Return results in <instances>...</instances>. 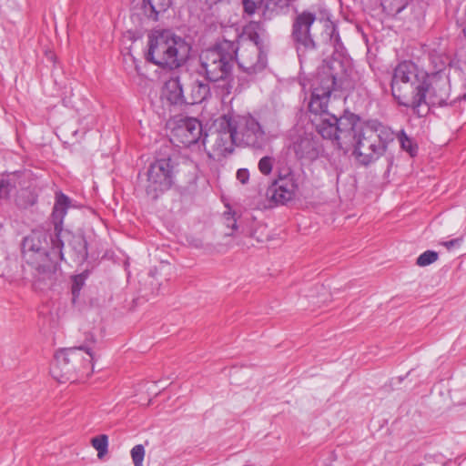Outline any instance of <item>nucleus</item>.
Listing matches in <instances>:
<instances>
[{
	"instance_id": "1",
	"label": "nucleus",
	"mask_w": 466,
	"mask_h": 466,
	"mask_svg": "<svg viewBox=\"0 0 466 466\" xmlns=\"http://www.w3.org/2000/svg\"><path fill=\"white\" fill-rule=\"evenodd\" d=\"M335 65L323 67L311 85V97L309 108L315 117L311 120L318 133L325 139H329L344 152L351 150V156L357 164L370 166L379 160L393 142V131L381 123L372 120L362 122L354 115L339 118L328 111L329 96L336 83Z\"/></svg>"
},
{
	"instance_id": "2",
	"label": "nucleus",
	"mask_w": 466,
	"mask_h": 466,
	"mask_svg": "<svg viewBox=\"0 0 466 466\" xmlns=\"http://www.w3.org/2000/svg\"><path fill=\"white\" fill-rule=\"evenodd\" d=\"M437 79L443 84L447 82L446 78H441L438 74H427L412 62H402L393 72L392 95L400 105L411 107L420 114V107L426 105L427 94L431 89L437 96L436 87L433 86Z\"/></svg>"
},
{
	"instance_id": "3",
	"label": "nucleus",
	"mask_w": 466,
	"mask_h": 466,
	"mask_svg": "<svg viewBox=\"0 0 466 466\" xmlns=\"http://www.w3.org/2000/svg\"><path fill=\"white\" fill-rule=\"evenodd\" d=\"M191 46L169 30H155L147 36V59L163 68H177L189 57Z\"/></svg>"
},
{
	"instance_id": "4",
	"label": "nucleus",
	"mask_w": 466,
	"mask_h": 466,
	"mask_svg": "<svg viewBox=\"0 0 466 466\" xmlns=\"http://www.w3.org/2000/svg\"><path fill=\"white\" fill-rule=\"evenodd\" d=\"M93 372V354L86 347L58 350L50 369L51 376L60 383L88 377Z\"/></svg>"
},
{
	"instance_id": "5",
	"label": "nucleus",
	"mask_w": 466,
	"mask_h": 466,
	"mask_svg": "<svg viewBox=\"0 0 466 466\" xmlns=\"http://www.w3.org/2000/svg\"><path fill=\"white\" fill-rule=\"evenodd\" d=\"M236 54L234 41L223 40L215 47L203 51L200 63L210 81L228 79L230 76Z\"/></svg>"
},
{
	"instance_id": "6",
	"label": "nucleus",
	"mask_w": 466,
	"mask_h": 466,
	"mask_svg": "<svg viewBox=\"0 0 466 466\" xmlns=\"http://www.w3.org/2000/svg\"><path fill=\"white\" fill-rule=\"evenodd\" d=\"M230 124V116H223L218 122V127L207 134L203 140L205 150L209 158L220 160L233 151L236 145V135Z\"/></svg>"
},
{
	"instance_id": "7",
	"label": "nucleus",
	"mask_w": 466,
	"mask_h": 466,
	"mask_svg": "<svg viewBox=\"0 0 466 466\" xmlns=\"http://www.w3.org/2000/svg\"><path fill=\"white\" fill-rule=\"evenodd\" d=\"M315 21L322 24L325 30L330 35L335 30L334 24L329 19V15L326 10H320L318 15L309 11L298 15L293 24V36L299 44L307 49L314 47L309 30Z\"/></svg>"
},
{
	"instance_id": "8",
	"label": "nucleus",
	"mask_w": 466,
	"mask_h": 466,
	"mask_svg": "<svg viewBox=\"0 0 466 466\" xmlns=\"http://www.w3.org/2000/svg\"><path fill=\"white\" fill-rule=\"evenodd\" d=\"M46 236L43 232L34 231L23 242V255L25 260L39 270H49L54 263L46 250Z\"/></svg>"
},
{
	"instance_id": "9",
	"label": "nucleus",
	"mask_w": 466,
	"mask_h": 466,
	"mask_svg": "<svg viewBox=\"0 0 466 466\" xmlns=\"http://www.w3.org/2000/svg\"><path fill=\"white\" fill-rule=\"evenodd\" d=\"M174 165L171 158H162L150 165L146 191L152 198L168 189L173 182Z\"/></svg>"
},
{
	"instance_id": "10",
	"label": "nucleus",
	"mask_w": 466,
	"mask_h": 466,
	"mask_svg": "<svg viewBox=\"0 0 466 466\" xmlns=\"http://www.w3.org/2000/svg\"><path fill=\"white\" fill-rule=\"evenodd\" d=\"M278 178L268 187L266 196L275 204H285L295 197L298 182L290 167H281Z\"/></svg>"
},
{
	"instance_id": "11",
	"label": "nucleus",
	"mask_w": 466,
	"mask_h": 466,
	"mask_svg": "<svg viewBox=\"0 0 466 466\" xmlns=\"http://www.w3.org/2000/svg\"><path fill=\"white\" fill-rule=\"evenodd\" d=\"M238 64L248 74L261 72L267 66V56L257 42L247 41L236 46L235 56Z\"/></svg>"
},
{
	"instance_id": "12",
	"label": "nucleus",
	"mask_w": 466,
	"mask_h": 466,
	"mask_svg": "<svg viewBox=\"0 0 466 466\" xmlns=\"http://www.w3.org/2000/svg\"><path fill=\"white\" fill-rule=\"evenodd\" d=\"M236 135V145L258 146L263 141L264 132L252 116L230 117Z\"/></svg>"
},
{
	"instance_id": "13",
	"label": "nucleus",
	"mask_w": 466,
	"mask_h": 466,
	"mask_svg": "<svg viewBox=\"0 0 466 466\" xmlns=\"http://www.w3.org/2000/svg\"><path fill=\"white\" fill-rule=\"evenodd\" d=\"M181 83L183 84L185 104L201 103L209 94L208 85L188 72L181 73Z\"/></svg>"
},
{
	"instance_id": "14",
	"label": "nucleus",
	"mask_w": 466,
	"mask_h": 466,
	"mask_svg": "<svg viewBox=\"0 0 466 466\" xmlns=\"http://www.w3.org/2000/svg\"><path fill=\"white\" fill-rule=\"evenodd\" d=\"M202 135V126L196 118H186L179 121L173 130L177 142L188 147L198 141Z\"/></svg>"
},
{
	"instance_id": "15",
	"label": "nucleus",
	"mask_w": 466,
	"mask_h": 466,
	"mask_svg": "<svg viewBox=\"0 0 466 466\" xmlns=\"http://www.w3.org/2000/svg\"><path fill=\"white\" fill-rule=\"evenodd\" d=\"M293 150L299 159L311 162L319 157L320 147L311 134L305 133L294 141Z\"/></svg>"
},
{
	"instance_id": "16",
	"label": "nucleus",
	"mask_w": 466,
	"mask_h": 466,
	"mask_svg": "<svg viewBox=\"0 0 466 466\" xmlns=\"http://www.w3.org/2000/svg\"><path fill=\"white\" fill-rule=\"evenodd\" d=\"M181 73L174 74L164 82L161 89V98L170 105L182 106L185 104Z\"/></svg>"
},
{
	"instance_id": "17",
	"label": "nucleus",
	"mask_w": 466,
	"mask_h": 466,
	"mask_svg": "<svg viewBox=\"0 0 466 466\" xmlns=\"http://www.w3.org/2000/svg\"><path fill=\"white\" fill-rule=\"evenodd\" d=\"M68 207L69 198L64 194H57L52 214L56 231H60V226L62 225Z\"/></svg>"
},
{
	"instance_id": "18",
	"label": "nucleus",
	"mask_w": 466,
	"mask_h": 466,
	"mask_svg": "<svg viewBox=\"0 0 466 466\" xmlns=\"http://www.w3.org/2000/svg\"><path fill=\"white\" fill-rule=\"evenodd\" d=\"M172 0H144L145 7L149 6L154 19H157V15L166 12L171 5Z\"/></svg>"
},
{
	"instance_id": "19",
	"label": "nucleus",
	"mask_w": 466,
	"mask_h": 466,
	"mask_svg": "<svg viewBox=\"0 0 466 466\" xmlns=\"http://www.w3.org/2000/svg\"><path fill=\"white\" fill-rule=\"evenodd\" d=\"M398 139L401 148L408 152L410 157H414L417 154L418 147L413 140L409 137L406 133L402 130L398 134Z\"/></svg>"
},
{
	"instance_id": "20",
	"label": "nucleus",
	"mask_w": 466,
	"mask_h": 466,
	"mask_svg": "<svg viewBox=\"0 0 466 466\" xmlns=\"http://www.w3.org/2000/svg\"><path fill=\"white\" fill-rule=\"evenodd\" d=\"M91 444L94 449L97 451L98 458H103L107 453L108 438L106 435L102 434L91 440Z\"/></svg>"
},
{
	"instance_id": "21",
	"label": "nucleus",
	"mask_w": 466,
	"mask_h": 466,
	"mask_svg": "<svg viewBox=\"0 0 466 466\" xmlns=\"http://www.w3.org/2000/svg\"><path fill=\"white\" fill-rule=\"evenodd\" d=\"M439 254L436 251L427 250L420 254L416 260L419 267L429 266L438 260Z\"/></svg>"
},
{
	"instance_id": "22",
	"label": "nucleus",
	"mask_w": 466,
	"mask_h": 466,
	"mask_svg": "<svg viewBox=\"0 0 466 466\" xmlns=\"http://www.w3.org/2000/svg\"><path fill=\"white\" fill-rule=\"evenodd\" d=\"M130 454L134 466H143L146 451L142 444L135 445L132 448Z\"/></svg>"
},
{
	"instance_id": "23",
	"label": "nucleus",
	"mask_w": 466,
	"mask_h": 466,
	"mask_svg": "<svg viewBox=\"0 0 466 466\" xmlns=\"http://www.w3.org/2000/svg\"><path fill=\"white\" fill-rule=\"evenodd\" d=\"M86 280V276L83 274L76 275L73 278L72 282V293L74 299L78 296L81 289L83 288Z\"/></svg>"
},
{
	"instance_id": "24",
	"label": "nucleus",
	"mask_w": 466,
	"mask_h": 466,
	"mask_svg": "<svg viewBox=\"0 0 466 466\" xmlns=\"http://www.w3.org/2000/svg\"><path fill=\"white\" fill-rule=\"evenodd\" d=\"M273 168V159L270 157H263L258 162V169L263 175H269Z\"/></svg>"
},
{
	"instance_id": "25",
	"label": "nucleus",
	"mask_w": 466,
	"mask_h": 466,
	"mask_svg": "<svg viewBox=\"0 0 466 466\" xmlns=\"http://www.w3.org/2000/svg\"><path fill=\"white\" fill-rule=\"evenodd\" d=\"M263 0H243L244 10L252 15L261 7Z\"/></svg>"
},
{
	"instance_id": "26",
	"label": "nucleus",
	"mask_w": 466,
	"mask_h": 466,
	"mask_svg": "<svg viewBox=\"0 0 466 466\" xmlns=\"http://www.w3.org/2000/svg\"><path fill=\"white\" fill-rule=\"evenodd\" d=\"M462 243H463V238H456V239H452V240L444 242V246L449 250H451V249H453L455 248L461 247L462 245Z\"/></svg>"
},
{
	"instance_id": "27",
	"label": "nucleus",
	"mask_w": 466,
	"mask_h": 466,
	"mask_svg": "<svg viewBox=\"0 0 466 466\" xmlns=\"http://www.w3.org/2000/svg\"><path fill=\"white\" fill-rule=\"evenodd\" d=\"M248 177H249V173H248V169L241 168V169L238 170L237 178L242 184H245L248 180Z\"/></svg>"
},
{
	"instance_id": "28",
	"label": "nucleus",
	"mask_w": 466,
	"mask_h": 466,
	"mask_svg": "<svg viewBox=\"0 0 466 466\" xmlns=\"http://www.w3.org/2000/svg\"><path fill=\"white\" fill-rule=\"evenodd\" d=\"M7 183H5L4 180L1 181L0 184V198H6L8 195V188H7Z\"/></svg>"
},
{
	"instance_id": "29",
	"label": "nucleus",
	"mask_w": 466,
	"mask_h": 466,
	"mask_svg": "<svg viewBox=\"0 0 466 466\" xmlns=\"http://www.w3.org/2000/svg\"><path fill=\"white\" fill-rule=\"evenodd\" d=\"M78 243L81 245V248H82V250H81V258H85L86 255V244H85V241L82 239V238H78L77 239Z\"/></svg>"
},
{
	"instance_id": "30",
	"label": "nucleus",
	"mask_w": 466,
	"mask_h": 466,
	"mask_svg": "<svg viewBox=\"0 0 466 466\" xmlns=\"http://www.w3.org/2000/svg\"><path fill=\"white\" fill-rule=\"evenodd\" d=\"M136 71H137V76L142 80L145 76V74L142 72L141 67L138 66H136Z\"/></svg>"
}]
</instances>
